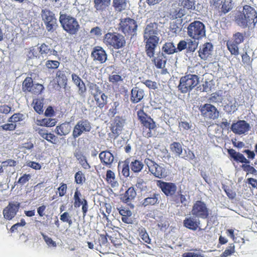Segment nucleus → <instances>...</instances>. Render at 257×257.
Instances as JSON below:
<instances>
[{"instance_id":"obj_57","label":"nucleus","mask_w":257,"mask_h":257,"mask_svg":"<svg viewBox=\"0 0 257 257\" xmlns=\"http://www.w3.org/2000/svg\"><path fill=\"white\" fill-rule=\"evenodd\" d=\"M144 83L149 88L155 89L157 88L156 82L151 80H147Z\"/></svg>"},{"instance_id":"obj_64","label":"nucleus","mask_w":257,"mask_h":257,"mask_svg":"<svg viewBox=\"0 0 257 257\" xmlns=\"http://www.w3.org/2000/svg\"><path fill=\"white\" fill-rule=\"evenodd\" d=\"M53 113H54V110H53L52 107L49 106L46 109V110L45 112V115L47 116H50L53 115Z\"/></svg>"},{"instance_id":"obj_12","label":"nucleus","mask_w":257,"mask_h":257,"mask_svg":"<svg viewBox=\"0 0 257 257\" xmlns=\"http://www.w3.org/2000/svg\"><path fill=\"white\" fill-rule=\"evenodd\" d=\"M250 128L249 123L245 120H239L234 123L231 125V130L235 133L238 135L245 134Z\"/></svg>"},{"instance_id":"obj_41","label":"nucleus","mask_w":257,"mask_h":257,"mask_svg":"<svg viewBox=\"0 0 257 257\" xmlns=\"http://www.w3.org/2000/svg\"><path fill=\"white\" fill-rule=\"evenodd\" d=\"M56 123L55 119L53 118H44L40 121V125L47 127L53 126L56 124Z\"/></svg>"},{"instance_id":"obj_25","label":"nucleus","mask_w":257,"mask_h":257,"mask_svg":"<svg viewBox=\"0 0 257 257\" xmlns=\"http://www.w3.org/2000/svg\"><path fill=\"white\" fill-rule=\"evenodd\" d=\"M153 61L158 68H163L165 67L166 63V57L164 56L163 53H159L158 56L154 58Z\"/></svg>"},{"instance_id":"obj_17","label":"nucleus","mask_w":257,"mask_h":257,"mask_svg":"<svg viewBox=\"0 0 257 257\" xmlns=\"http://www.w3.org/2000/svg\"><path fill=\"white\" fill-rule=\"evenodd\" d=\"M101 162L108 166L109 167L114 161V156L108 151H103L101 152L99 155Z\"/></svg>"},{"instance_id":"obj_23","label":"nucleus","mask_w":257,"mask_h":257,"mask_svg":"<svg viewBox=\"0 0 257 257\" xmlns=\"http://www.w3.org/2000/svg\"><path fill=\"white\" fill-rule=\"evenodd\" d=\"M128 0H112V7L117 12H121L126 9Z\"/></svg>"},{"instance_id":"obj_32","label":"nucleus","mask_w":257,"mask_h":257,"mask_svg":"<svg viewBox=\"0 0 257 257\" xmlns=\"http://www.w3.org/2000/svg\"><path fill=\"white\" fill-rule=\"evenodd\" d=\"M68 72L59 70L56 74L58 81L64 86L67 84V76L66 74Z\"/></svg>"},{"instance_id":"obj_54","label":"nucleus","mask_w":257,"mask_h":257,"mask_svg":"<svg viewBox=\"0 0 257 257\" xmlns=\"http://www.w3.org/2000/svg\"><path fill=\"white\" fill-rule=\"evenodd\" d=\"M138 115L143 124L145 122V121L147 120L148 118H150V117H148L143 111H138Z\"/></svg>"},{"instance_id":"obj_14","label":"nucleus","mask_w":257,"mask_h":257,"mask_svg":"<svg viewBox=\"0 0 257 257\" xmlns=\"http://www.w3.org/2000/svg\"><path fill=\"white\" fill-rule=\"evenodd\" d=\"M213 51V45L211 43H206L202 45L198 51L199 56L201 59L206 60L211 55Z\"/></svg>"},{"instance_id":"obj_59","label":"nucleus","mask_w":257,"mask_h":257,"mask_svg":"<svg viewBox=\"0 0 257 257\" xmlns=\"http://www.w3.org/2000/svg\"><path fill=\"white\" fill-rule=\"evenodd\" d=\"M183 158H184L186 160L189 159L190 160L193 161L195 163L196 162V161L195 160V155L193 153V152H192L190 150H189L188 151V154L187 155V156H184Z\"/></svg>"},{"instance_id":"obj_44","label":"nucleus","mask_w":257,"mask_h":257,"mask_svg":"<svg viewBox=\"0 0 257 257\" xmlns=\"http://www.w3.org/2000/svg\"><path fill=\"white\" fill-rule=\"evenodd\" d=\"M25 116L21 113H15L9 119L10 122H18L24 119Z\"/></svg>"},{"instance_id":"obj_45","label":"nucleus","mask_w":257,"mask_h":257,"mask_svg":"<svg viewBox=\"0 0 257 257\" xmlns=\"http://www.w3.org/2000/svg\"><path fill=\"white\" fill-rule=\"evenodd\" d=\"M43 103L42 100H37L34 106L35 110L39 114H41L43 112Z\"/></svg>"},{"instance_id":"obj_29","label":"nucleus","mask_w":257,"mask_h":257,"mask_svg":"<svg viewBox=\"0 0 257 257\" xmlns=\"http://www.w3.org/2000/svg\"><path fill=\"white\" fill-rule=\"evenodd\" d=\"M88 88L91 94L93 96L94 99L98 96V95L101 93V90L99 88V86L95 83H89L88 84Z\"/></svg>"},{"instance_id":"obj_24","label":"nucleus","mask_w":257,"mask_h":257,"mask_svg":"<svg viewBox=\"0 0 257 257\" xmlns=\"http://www.w3.org/2000/svg\"><path fill=\"white\" fill-rule=\"evenodd\" d=\"M243 12H245L246 15H248L251 21L254 20L255 25L257 24V13L254 8L249 6L245 5L243 8Z\"/></svg>"},{"instance_id":"obj_10","label":"nucleus","mask_w":257,"mask_h":257,"mask_svg":"<svg viewBox=\"0 0 257 257\" xmlns=\"http://www.w3.org/2000/svg\"><path fill=\"white\" fill-rule=\"evenodd\" d=\"M91 128V126L89 121L85 119L79 120L75 125L72 136L74 139L80 136L82 133L89 132Z\"/></svg>"},{"instance_id":"obj_18","label":"nucleus","mask_w":257,"mask_h":257,"mask_svg":"<svg viewBox=\"0 0 257 257\" xmlns=\"http://www.w3.org/2000/svg\"><path fill=\"white\" fill-rule=\"evenodd\" d=\"M71 77L73 83L78 87L79 94L81 95L84 93L86 90V88L81 79L75 73H73Z\"/></svg>"},{"instance_id":"obj_11","label":"nucleus","mask_w":257,"mask_h":257,"mask_svg":"<svg viewBox=\"0 0 257 257\" xmlns=\"http://www.w3.org/2000/svg\"><path fill=\"white\" fill-rule=\"evenodd\" d=\"M145 163L149 167L150 171L155 177L166 176V175L165 174V170L164 168L159 166L154 162L147 159L145 160Z\"/></svg>"},{"instance_id":"obj_36","label":"nucleus","mask_w":257,"mask_h":257,"mask_svg":"<svg viewBox=\"0 0 257 257\" xmlns=\"http://www.w3.org/2000/svg\"><path fill=\"white\" fill-rule=\"evenodd\" d=\"M227 47L232 55H238L239 54L238 44L231 42H227Z\"/></svg>"},{"instance_id":"obj_46","label":"nucleus","mask_w":257,"mask_h":257,"mask_svg":"<svg viewBox=\"0 0 257 257\" xmlns=\"http://www.w3.org/2000/svg\"><path fill=\"white\" fill-rule=\"evenodd\" d=\"M60 63L58 61L48 60L46 62V66L49 69H56L59 66Z\"/></svg>"},{"instance_id":"obj_53","label":"nucleus","mask_w":257,"mask_h":257,"mask_svg":"<svg viewBox=\"0 0 257 257\" xmlns=\"http://www.w3.org/2000/svg\"><path fill=\"white\" fill-rule=\"evenodd\" d=\"M124 124V120L118 116H116L114 118V126L122 128Z\"/></svg>"},{"instance_id":"obj_40","label":"nucleus","mask_w":257,"mask_h":257,"mask_svg":"<svg viewBox=\"0 0 257 257\" xmlns=\"http://www.w3.org/2000/svg\"><path fill=\"white\" fill-rule=\"evenodd\" d=\"M107 96L104 94L102 93L101 95V99H100L98 96L95 99V100L97 102L98 107L100 108H103L107 102Z\"/></svg>"},{"instance_id":"obj_1","label":"nucleus","mask_w":257,"mask_h":257,"mask_svg":"<svg viewBox=\"0 0 257 257\" xmlns=\"http://www.w3.org/2000/svg\"><path fill=\"white\" fill-rule=\"evenodd\" d=\"M147 25L144 30V38L146 42V52L150 58L154 57L155 50L160 41V30L158 29V24L155 22L147 21Z\"/></svg>"},{"instance_id":"obj_55","label":"nucleus","mask_w":257,"mask_h":257,"mask_svg":"<svg viewBox=\"0 0 257 257\" xmlns=\"http://www.w3.org/2000/svg\"><path fill=\"white\" fill-rule=\"evenodd\" d=\"M138 115L143 124L145 122V121L147 120L148 118H150V117H148L143 111H138Z\"/></svg>"},{"instance_id":"obj_8","label":"nucleus","mask_w":257,"mask_h":257,"mask_svg":"<svg viewBox=\"0 0 257 257\" xmlns=\"http://www.w3.org/2000/svg\"><path fill=\"white\" fill-rule=\"evenodd\" d=\"M42 18L47 30L48 32H53L58 26L55 15L49 10H42Z\"/></svg>"},{"instance_id":"obj_60","label":"nucleus","mask_w":257,"mask_h":257,"mask_svg":"<svg viewBox=\"0 0 257 257\" xmlns=\"http://www.w3.org/2000/svg\"><path fill=\"white\" fill-rule=\"evenodd\" d=\"M11 107L7 105H3L0 106V112L7 114L11 111Z\"/></svg>"},{"instance_id":"obj_56","label":"nucleus","mask_w":257,"mask_h":257,"mask_svg":"<svg viewBox=\"0 0 257 257\" xmlns=\"http://www.w3.org/2000/svg\"><path fill=\"white\" fill-rule=\"evenodd\" d=\"M4 130L13 131L15 129L16 125L14 123H7L1 126Z\"/></svg>"},{"instance_id":"obj_62","label":"nucleus","mask_w":257,"mask_h":257,"mask_svg":"<svg viewBox=\"0 0 257 257\" xmlns=\"http://www.w3.org/2000/svg\"><path fill=\"white\" fill-rule=\"evenodd\" d=\"M28 166L35 169H40L41 168V166L39 164L37 163L34 162H30L28 163Z\"/></svg>"},{"instance_id":"obj_51","label":"nucleus","mask_w":257,"mask_h":257,"mask_svg":"<svg viewBox=\"0 0 257 257\" xmlns=\"http://www.w3.org/2000/svg\"><path fill=\"white\" fill-rule=\"evenodd\" d=\"M243 15L245 16L244 18L246 19L245 21L247 22V24L248 25V29H253L255 27V22H254V20L251 21V20L249 19L248 16V15H246L245 12H243Z\"/></svg>"},{"instance_id":"obj_52","label":"nucleus","mask_w":257,"mask_h":257,"mask_svg":"<svg viewBox=\"0 0 257 257\" xmlns=\"http://www.w3.org/2000/svg\"><path fill=\"white\" fill-rule=\"evenodd\" d=\"M90 33L96 37L101 36L102 34V30L99 27H96L91 29Z\"/></svg>"},{"instance_id":"obj_31","label":"nucleus","mask_w":257,"mask_h":257,"mask_svg":"<svg viewBox=\"0 0 257 257\" xmlns=\"http://www.w3.org/2000/svg\"><path fill=\"white\" fill-rule=\"evenodd\" d=\"M118 169H122L121 173L124 177H129V161L126 160L122 163H119L118 166Z\"/></svg>"},{"instance_id":"obj_2","label":"nucleus","mask_w":257,"mask_h":257,"mask_svg":"<svg viewBox=\"0 0 257 257\" xmlns=\"http://www.w3.org/2000/svg\"><path fill=\"white\" fill-rule=\"evenodd\" d=\"M194 0H176L172 5L170 14L174 19L181 18L187 14L186 10L195 9Z\"/></svg>"},{"instance_id":"obj_3","label":"nucleus","mask_w":257,"mask_h":257,"mask_svg":"<svg viewBox=\"0 0 257 257\" xmlns=\"http://www.w3.org/2000/svg\"><path fill=\"white\" fill-rule=\"evenodd\" d=\"M59 22L63 30L71 35H76L80 28L75 18L62 12L60 13Z\"/></svg>"},{"instance_id":"obj_61","label":"nucleus","mask_w":257,"mask_h":257,"mask_svg":"<svg viewBox=\"0 0 257 257\" xmlns=\"http://www.w3.org/2000/svg\"><path fill=\"white\" fill-rule=\"evenodd\" d=\"M122 128L113 125L111 128V132L115 137H117L120 134Z\"/></svg>"},{"instance_id":"obj_43","label":"nucleus","mask_w":257,"mask_h":257,"mask_svg":"<svg viewBox=\"0 0 257 257\" xmlns=\"http://www.w3.org/2000/svg\"><path fill=\"white\" fill-rule=\"evenodd\" d=\"M233 43L239 45L243 42L244 40V36L242 33L237 32L233 35Z\"/></svg>"},{"instance_id":"obj_28","label":"nucleus","mask_w":257,"mask_h":257,"mask_svg":"<svg viewBox=\"0 0 257 257\" xmlns=\"http://www.w3.org/2000/svg\"><path fill=\"white\" fill-rule=\"evenodd\" d=\"M33 80L31 77H27L24 80L22 84V89L24 92L32 91L33 85Z\"/></svg>"},{"instance_id":"obj_63","label":"nucleus","mask_w":257,"mask_h":257,"mask_svg":"<svg viewBox=\"0 0 257 257\" xmlns=\"http://www.w3.org/2000/svg\"><path fill=\"white\" fill-rule=\"evenodd\" d=\"M242 152L246 154L247 158L249 159H253L254 157L255 154L253 151H251L249 150H245Z\"/></svg>"},{"instance_id":"obj_7","label":"nucleus","mask_w":257,"mask_h":257,"mask_svg":"<svg viewBox=\"0 0 257 257\" xmlns=\"http://www.w3.org/2000/svg\"><path fill=\"white\" fill-rule=\"evenodd\" d=\"M187 34L193 39L199 40L205 36V26L200 21L192 22L187 27Z\"/></svg>"},{"instance_id":"obj_39","label":"nucleus","mask_w":257,"mask_h":257,"mask_svg":"<svg viewBox=\"0 0 257 257\" xmlns=\"http://www.w3.org/2000/svg\"><path fill=\"white\" fill-rule=\"evenodd\" d=\"M171 150L178 156H180L183 151L182 145L178 142H174L171 145Z\"/></svg>"},{"instance_id":"obj_4","label":"nucleus","mask_w":257,"mask_h":257,"mask_svg":"<svg viewBox=\"0 0 257 257\" xmlns=\"http://www.w3.org/2000/svg\"><path fill=\"white\" fill-rule=\"evenodd\" d=\"M138 25L134 19L126 18L121 19L117 28L118 31L121 32L125 36H130L131 39L137 35Z\"/></svg>"},{"instance_id":"obj_34","label":"nucleus","mask_w":257,"mask_h":257,"mask_svg":"<svg viewBox=\"0 0 257 257\" xmlns=\"http://www.w3.org/2000/svg\"><path fill=\"white\" fill-rule=\"evenodd\" d=\"M39 49L41 55L38 56V59L42 60L44 55L46 56L47 55L49 54L50 48L48 45L43 43L39 47Z\"/></svg>"},{"instance_id":"obj_6","label":"nucleus","mask_w":257,"mask_h":257,"mask_svg":"<svg viewBox=\"0 0 257 257\" xmlns=\"http://www.w3.org/2000/svg\"><path fill=\"white\" fill-rule=\"evenodd\" d=\"M104 43L108 47H112L115 49L123 48L125 45L124 37L116 33H107L103 38Z\"/></svg>"},{"instance_id":"obj_50","label":"nucleus","mask_w":257,"mask_h":257,"mask_svg":"<svg viewBox=\"0 0 257 257\" xmlns=\"http://www.w3.org/2000/svg\"><path fill=\"white\" fill-rule=\"evenodd\" d=\"M109 80L112 83H116L122 81L121 77L118 74H112L109 77Z\"/></svg>"},{"instance_id":"obj_27","label":"nucleus","mask_w":257,"mask_h":257,"mask_svg":"<svg viewBox=\"0 0 257 257\" xmlns=\"http://www.w3.org/2000/svg\"><path fill=\"white\" fill-rule=\"evenodd\" d=\"M160 157L163 162L169 165H171L174 163V158L171 156L166 149H163Z\"/></svg>"},{"instance_id":"obj_13","label":"nucleus","mask_w":257,"mask_h":257,"mask_svg":"<svg viewBox=\"0 0 257 257\" xmlns=\"http://www.w3.org/2000/svg\"><path fill=\"white\" fill-rule=\"evenodd\" d=\"M91 56L94 60L99 61L101 63H104L107 60V54L105 50L101 47L97 46L93 48L91 52Z\"/></svg>"},{"instance_id":"obj_5","label":"nucleus","mask_w":257,"mask_h":257,"mask_svg":"<svg viewBox=\"0 0 257 257\" xmlns=\"http://www.w3.org/2000/svg\"><path fill=\"white\" fill-rule=\"evenodd\" d=\"M199 82V78L195 74H188L182 77L178 85L179 90L182 93L190 92Z\"/></svg>"},{"instance_id":"obj_22","label":"nucleus","mask_w":257,"mask_h":257,"mask_svg":"<svg viewBox=\"0 0 257 257\" xmlns=\"http://www.w3.org/2000/svg\"><path fill=\"white\" fill-rule=\"evenodd\" d=\"M71 127L69 122H65L57 126L56 128V133L59 136H65L71 131Z\"/></svg>"},{"instance_id":"obj_48","label":"nucleus","mask_w":257,"mask_h":257,"mask_svg":"<svg viewBox=\"0 0 257 257\" xmlns=\"http://www.w3.org/2000/svg\"><path fill=\"white\" fill-rule=\"evenodd\" d=\"M242 167L245 171L247 172V174L250 173L253 175H256V170L253 167L247 164H243L242 165Z\"/></svg>"},{"instance_id":"obj_19","label":"nucleus","mask_w":257,"mask_h":257,"mask_svg":"<svg viewBox=\"0 0 257 257\" xmlns=\"http://www.w3.org/2000/svg\"><path fill=\"white\" fill-rule=\"evenodd\" d=\"M78 163L85 169H89L90 166L88 163L86 157L80 151H76L74 154Z\"/></svg>"},{"instance_id":"obj_16","label":"nucleus","mask_w":257,"mask_h":257,"mask_svg":"<svg viewBox=\"0 0 257 257\" xmlns=\"http://www.w3.org/2000/svg\"><path fill=\"white\" fill-rule=\"evenodd\" d=\"M111 0H94V8L96 11L102 13L110 5Z\"/></svg>"},{"instance_id":"obj_58","label":"nucleus","mask_w":257,"mask_h":257,"mask_svg":"<svg viewBox=\"0 0 257 257\" xmlns=\"http://www.w3.org/2000/svg\"><path fill=\"white\" fill-rule=\"evenodd\" d=\"M242 62L244 64L249 65L250 63V59L249 56L247 53H245L242 55Z\"/></svg>"},{"instance_id":"obj_47","label":"nucleus","mask_w":257,"mask_h":257,"mask_svg":"<svg viewBox=\"0 0 257 257\" xmlns=\"http://www.w3.org/2000/svg\"><path fill=\"white\" fill-rule=\"evenodd\" d=\"M187 41L185 40L180 41L179 43L177 44V47H176V53L178 52H181L185 49H187Z\"/></svg>"},{"instance_id":"obj_15","label":"nucleus","mask_w":257,"mask_h":257,"mask_svg":"<svg viewBox=\"0 0 257 257\" xmlns=\"http://www.w3.org/2000/svg\"><path fill=\"white\" fill-rule=\"evenodd\" d=\"M144 91L138 87L133 88L131 90V101L134 103H137L141 101L144 98Z\"/></svg>"},{"instance_id":"obj_33","label":"nucleus","mask_w":257,"mask_h":257,"mask_svg":"<svg viewBox=\"0 0 257 257\" xmlns=\"http://www.w3.org/2000/svg\"><path fill=\"white\" fill-rule=\"evenodd\" d=\"M38 134L43 139L46 140L47 141L52 143L51 140L55 138V136L51 133L48 134L46 130L39 128L37 130Z\"/></svg>"},{"instance_id":"obj_49","label":"nucleus","mask_w":257,"mask_h":257,"mask_svg":"<svg viewBox=\"0 0 257 257\" xmlns=\"http://www.w3.org/2000/svg\"><path fill=\"white\" fill-rule=\"evenodd\" d=\"M43 89V86L42 85L39 83L33 84L31 92L35 94L40 93Z\"/></svg>"},{"instance_id":"obj_21","label":"nucleus","mask_w":257,"mask_h":257,"mask_svg":"<svg viewBox=\"0 0 257 257\" xmlns=\"http://www.w3.org/2000/svg\"><path fill=\"white\" fill-rule=\"evenodd\" d=\"M242 12H237L234 17V21L235 23L239 27L242 28H248V25L247 22L245 21L244 18L245 16L243 15Z\"/></svg>"},{"instance_id":"obj_20","label":"nucleus","mask_w":257,"mask_h":257,"mask_svg":"<svg viewBox=\"0 0 257 257\" xmlns=\"http://www.w3.org/2000/svg\"><path fill=\"white\" fill-rule=\"evenodd\" d=\"M228 153L231 158L236 162H239L240 163H244L245 164L249 163V161L247 160L242 154L239 152H236L233 149H229L228 150Z\"/></svg>"},{"instance_id":"obj_26","label":"nucleus","mask_w":257,"mask_h":257,"mask_svg":"<svg viewBox=\"0 0 257 257\" xmlns=\"http://www.w3.org/2000/svg\"><path fill=\"white\" fill-rule=\"evenodd\" d=\"M146 128L149 129V132L146 135V137L149 138L153 136L154 135L152 132V130H154L156 127L155 122L154 121L152 118H149L147 121L143 124Z\"/></svg>"},{"instance_id":"obj_42","label":"nucleus","mask_w":257,"mask_h":257,"mask_svg":"<svg viewBox=\"0 0 257 257\" xmlns=\"http://www.w3.org/2000/svg\"><path fill=\"white\" fill-rule=\"evenodd\" d=\"M231 1V0H224L221 8L222 12L224 14L228 13L232 9Z\"/></svg>"},{"instance_id":"obj_9","label":"nucleus","mask_w":257,"mask_h":257,"mask_svg":"<svg viewBox=\"0 0 257 257\" xmlns=\"http://www.w3.org/2000/svg\"><path fill=\"white\" fill-rule=\"evenodd\" d=\"M199 110L201 115L207 119H215L219 115V111L216 107L209 103L201 105L199 107Z\"/></svg>"},{"instance_id":"obj_37","label":"nucleus","mask_w":257,"mask_h":257,"mask_svg":"<svg viewBox=\"0 0 257 257\" xmlns=\"http://www.w3.org/2000/svg\"><path fill=\"white\" fill-rule=\"evenodd\" d=\"M187 50L188 52H194L197 48L198 42L196 39L192 40L190 39L187 40Z\"/></svg>"},{"instance_id":"obj_30","label":"nucleus","mask_w":257,"mask_h":257,"mask_svg":"<svg viewBox=\"0 0 257 257\" xmlns=\"http://www.w3.org/2000/svg\"><path fill=\"white\" fill-rule=\"evenodd\" d=\"M163 51L167 54L176 53V47L173 42L166 43L163 47Z\"/></svg>"},{"instance_id":"obj_38","label":"nucleus","mask_w":257,"mask_h":257,"mask_svg":"<svg viewBox=\"0 0 257 257\" xmlns=\"http://www.w3.org/2000/svg\"><path fill=\"white\" fill-rule=\"evenodd\" d=\"M143 166V163L138 160H135L131 164L132 171L136 173L140 172L142 169Z\"/></svg>"},{"instance_id":"obj_35","label":"nucleus","mask_w":257,"mask_h":257,"mask_svg":"<svg viewBox=\"0 0 257 257\" xmlns=\"http://www.w3.org/2000/svg\"><path fill=\"white\" fill-rule=\"evenodd\" d=\"M182 20H177L171 24L170 28L173 32L177 34L181 32Z\"/></svg>"}]
</instances>
